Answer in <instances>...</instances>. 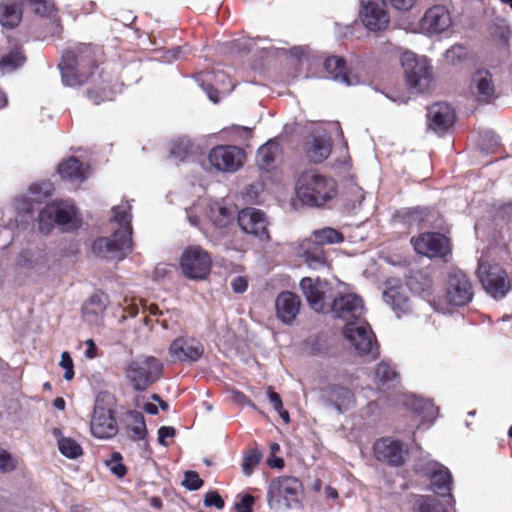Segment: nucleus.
<instances>
[{
    "label": "nucleus",
    "instance_id": "1",
    "mask_svg": "<svg viewBox=\"0 0 512 512\" xmlns=\"http://www.w3.org/2000/svg\"><path fill=\"white\" fill-rule=\"evenodd\" d=\"M131 205L121 203L113 208V220L119 225L111 237L99 238L93 242L95 254L103 258L122 259L126 251L131 249Z\"/></svg>",
    "mask_w": 512,
    "mask_h": 512
},
{
    "label": "nucleus",
    "instance_id": "2",
    "mask_svg": "<svg viewBox=\"0 0 512 512\" xmlns=\"http://www.w3.org/2000/svg\"><path fill=\"white\" fill-rule=\"evenodd\" d=\"M296 194L300 201L311 207H322L337 194V184L315 170L301 174L296 186Z\"/></svg>",
    "mask_w": 512,
    "mask_h": 512
},
{
    "label": "nucleus",
    "instance_id": "3",
    "mask_svg": "<svg viewBox=\"0 0 512 512\" xmlns=\"http://www.w3.org/2000/svg\"><path fill=\"white\" fill-rule=\"evenodd\" d=\"M94 51L89 45H81L77 51H66L62 56L59 68L62 81L67 86L83 84L92 74Z\"/></svg>",
    "mask_w": 512,
    "mask_h": 512
},
{
    "label": "nucleus",
    "instance_id": "4",
    "mask_svg": "<svg viewBox=\"0 0 512 512\" xmlns=\"http://www.w3.org/2000/svg\"><path fill=\"white\" fill-rule=\"evenodd\" d=\"M39 230L49 234L54 226L59 225L63 231H72L81 225L77 208L70 200L53 201L47 204L38 216Z\"/></svg>",
    "mask_w": 512,
    "mask_h": 512
},
{
    "label": "nucleus",
    "instance_id": "5",
    "mask_svg": "<svg viewBox=\"0 0 512 512\" xmlns=\"http://www.w3.org/2000/svg\"><path fill=\"white\" fill-rule=\"evenodd\" d=\"M115 405L113 395L108 392L98 393L90 423V430L94 437L110 439L118 433Z\"/></svg>",
    "mask_w": 512,
    "mask_h": 512
},
{
    "label": "nucleus",
    "instance_id": "6",
    "mask_svg": "<svg viewBox=\"0 0 512 512\" xmlns=\"http://www.w3.org/2000/svg\"><path fill=\"white\" fill-rule=\"evenodd\" d=\"M401 64L410 89L422 93L430 88L434 75L431 61L426 56L405 51L401 55Z\"/></svg>",
    "mask_w": 512,
    "mask_h": 512
},
{
    "label": "nucleus",
    "instance_id": "7",
    "mask_svg": "<svg viewBox=\"0 0 512 512\" xmlns=\"http://www.w3.org/2000/svg\"><path fill=\"white\" fill-rule=\"evenodd\" d=\"M474 296L470 278L461 270L454 269L448 275L443 302L434 303L437 311L446 313L449 306L461 307L469 304Z\"/></svg>",
    "mask_w": 512,
    "mask_h": 512
},
{
    "label": "nucleus",
    "instance_id": "8",
    "mask_svg": "<svg viewBox=\"0 0 512 512\" xmlns=\"http://www.w3.org/2000/svg\"><path fill=\"white\" fill-rule=\"evenodd\" d=\"M163 371L162 363L153 356H143L128 362L125 368L126 377L137 391H144L160 379Z\"/></svg>",
    "mask_w": 512,
    "mask_h": 512
},
{
    "label": "nucleus",
    "instance_id": "9",
    "mask_svg": "<svg viewBox=\"0 0 512 512\" xmlns=\"http://www.w3.org/2000/svg\"><path fill=\"white\" fill-rule=\"evenodd\" d=\"M303 494L302 483L295 477L284 476L273 481L268 489L267 498L270 508L291 509L300 503Z\"/></svg>",
    "mask_w": 512,
    "mask_h": 512
},
{
    "label": "nucleus",
    "instance_id": "10",
    "mask_svg": "<svg viewBox=\"0 0 512 512\" xmlns=\"http://www.w3.org/2000/svg\"><path fill=\"white\" fill-rule=\"evenodd\" d=\"M343 333L359 355L368 356L371 359L379 355L375 334L365 320L346 323Z\"/></svg>",
    "mask_w": 512,
    "mask_h": 512
},
{
    "label": "nucleus",
    "instance_id": "11",
    "mask_svg": "<svg viewBox=\"0 0 512 512\" xmlns=\"http://www.w3.org/2000/svg\"><path fill=\"white\" fill-rule=\"evenodd\" d=\"M211 266V256L201 246H188L182 253L180 267L183 274L191 280L205 279L210 273Z\"/></svg>",
    "mask_w": 512,
    "mask_h": 512
},
{
    "label": "nucleus",
    "instance_id": "12",
    "mask_svg": "<svg viewBox=\"0 0 512 512\" xmlns=\"http://www.w3.org/2000/svg\"><path fill=\"white\" fill-rule=\"evenodd\" d=\"M477 272L484 289L493 298H503L510 290L507 274L498 264L481 259Z\"/></svg>",
    "mask_w": 512,
    "mask_h": 512
},
{
    "label": "nucleus",
    "instance_id": "13",
    "mask_svg": "<svg viewBox=\"0 0 512 512\" xmlns=\"http://www.w3.org/2000/svg\"><path fill=\"white\" fill-rule=\"evenodd\" d=\"M207 215L210 218L214 231L211 234V242L215 245H223L230 248V242L225 239L233 222V211L219 201L210 202L207 205Z\"/></svg>",
    "mask_w": 512,
    "mask_h": 512
},
{
    "label": "nucleus",
    "instance_id": "14",
    "mask_svg": "<svg viewBox=\"0 0 512 512\" xmlns=\"http://www.w3.org/2000/svg\"><path fill=\"white\" fill-rule=\"evenodd\" d=\"M210 165L219 172L233 173L244 164L245 153L233 145H217L208 153Z\"/></svg>",
    "mask_w": 512,
    "mask_h": 512
},
{
    "label": "nucleus",
    "instance_id": "15",
    "mask_svg": "<svg viewBox=\"0 0 512 512\" xmlns=\"http://www.w3.org/2000/svg\"><path fill=\"white\" fill-rule=\"evenodd\" d=\"M237 222L240 229L261 242L270 241L269 219L260 209L247 207L238 212Z\"/></svg>",
    "mask_w": 512,
    "mask_h": 512
},
{
    "label": "nucleus",
    "instance_id": "16",
    "mask_svg": "<svg viewBox=\"0 0 512 512\" xmlns=\"http://www.w3.org/2000/svg\"><path fill=\"white\" fill-rule=\"evenodd\" d=\"M452 26V17L449 10L443 5L429 8L419 21L420 32L434 36L447 31Z\"/></svg>",
    "mask_w": 512,
    "mask_h": 512
},
{
    "label": "nucleus",
    "instance_id": "17",
    "mask_svg": "<svg viewBox=\"0 0 512 512\" xmlns=\"http://www.w3.org/2000/svg\"><path fill=\"white\" fill-rule=\"evenodd\" d=\"M300 289L314 311L325 312L329 309L327 294L330 292V286L326 281L304 277L300 281Z\"/></svg>",
    "mask_w": 512,
    "mask_h": 512
},
{
    "label": "nucleus",
    "instance_id": "18",
    "mask_svg": "<svg viewBox=\"0 0 512 512\" xmlns=\"http://www.w3.org/2000/svg\"><path fill=\"white\" fill-rule=\"evenodd\" d=\"M335 317L347 323L362 319L364 314L363 300L356 294L348 293L333 300L329 306Z\"/></svg>",
    "mask_w": 512,
    "mask_h": 512
},
{
    "label": "nucleus",
    "instance_id": "19",
    "mask_svg": "<svg viewBox=\"0 0 512 512\" xmlns=\"http://www.w3.org/2000/svg\"><path fill=\"white\" fill-rule=\"evenodd\" d=\"M416 468L418 471L423 472L426 476L430 477L431 483L438 494L444 496L450 493L452 475L448 468L427 458L419 460L416 464Z\"/></svg>",
    "mask_w": 512,
    "mask_h": 512
},
{
    "label": "nucleus",
    "instance_id": "20",
    "mask_svg": "<svg viewBox=\"0 0 512 512\" xmlns=\"http://www.w3.org/2000/svg\"><path fill=\"white\" fill-rule=\"evenodd\" d=\"M360 17L364 26L372 31L383 30L389 24L383 0H361Z\"/></svg>",
    "mask_w": 512,
    "mask_h": 512
},
{
    "label": "nucleus",
    "instance_id": "21",
    "mask_svg": "<svg viewBox=\"0 0 512 512\" xmlns=\"http://www.w3.org/2000/svg\"><path fill=\"white\" fill-rule=\"evenodd\" d=\"M411 243L418 254L427 257H444L449 252L448 239L434 232L420 234L418 237L412 238Z\"/></svg>",
    "mask_w": 512,
    "mask_h": 512
},
{
    "label": "nucleus",
    "instance_id": "22",
    "mask_svg": "<svg viewBox=\"0 0 512 512\" xmlns=\"http://www.w3.org/2000/svg\"><path fill=\"white\" fill-rule=\"evenodd\" d=\"M321 399L326 406L334 408L338 413H344L354 405L353 393L338 384H329L324 387Z\"/></svg>",
    "mask_w": 512,
    "mask_h": 512
},
{
    "label": "nucleus",
    "instance_id": "23",
    "mask_svg": "<svg viewBox=\"0 0 512 512\" xmlns=\"http://www.w3.org/2000/svg\"><path fill=\"white\" fill-rule=\"evenodd\" d=\"M374 453L379 461L392 466H399L403 464L407 451L400 441L385 438L374 444Z\"/></svg>",
    "mask_w": 512,
    "mask_h": 512
},
{
    "label": "nucleus",
    "instance_id": "24",
    "mask_svg": "<svg viewBox=\"0 0 512 512\" xmlns=\"http://www.w3.org/2000/svg\"><path fill=\"white\" fill-rule=\"evenodd\" d=\"M203 352V345L193 338H177L171 343L169 347L170 356L174 360H179L182 362H195L202 356Z\"/></svg>",
    "mask_w": 512,
    "mask_h": 512
},
{
    "label": "nucleus",
    "instance_id": "25",
    "mask_svg": "<svg viewBox=\"0 0 512 512\" xmlns=\"http://www.w3.org/2000/svg\"><path fill=\"white\" fill-rule=\"evenodd\" d=\"M301 300L299 296L290 292H281L275 300L277 318L284 324L290 325L299 314Z\"/></svg>",
    "mask_w": 512,
    "mask_h": 512
},
{
    "label": "nucleus",
    "instance_id": "26",
    "mask_svg": "<svg viewBox=\"0 0 512 512\" xmlns=\"http://www.w3.org/2000/svg\"><path fill=\"white\" fill-rule=\"evenodd\" d=\"M428 126L437 133L450 128L455 121V114L452 107L444 102L433 104L427 113Z\"/></svg>",
    "mask_w": 512,
    "mask_h": 512
},
{
    "label": "nucleus",
    "instance_id": "27",
    "mask_svg": "<svg viewBox=\"0 0 512 512\" xmlns=\"http://www.w3.org/2000/svg\"><path fill=\"white\" fill-rule=\"evenodd\" d=\"M323 66L327 72V78H331L334 81L340 82L347 86H352L359 83L358 77L348 70L345 61L341 57H329L324 61Z\"/></svg>",
    "mask_w": 512,
    "mask_h": 512
},
{
    "label": "nucleus",
    "instance_id": "28",
    "mask_svg": "<svg viewBox=\"0 0 512 512\" xmlns=\"http://www.w3.org/2000/svg\"><path fill=\"white\" fill-rule=\"evenodd\" d=\"M58 173L63 180L71 183H82L88 178L90 168L76 158L70 157L59 164Z\"/></svg>",
    "mask_w": 512,
    "mask_h": 512
},
{
    "label": "nucleus",
    "instance_id": "29",
    "mask_svg": "<svg viewBox=\"0 0 512 512\" xmlns=\"http://www.w3.org/2000/svg\"><path fill=\"white\" fill-rule=\"evenodd\" d=\"M470 88L479 101L488 102L494 95L490 72L484 69L476 71L472 76Z\"/></svg>",
    "mask_w": 512,
    "mask_h": 512
},
{
    "label": "nucleus",
    "instance_id": "30",
    "mask_svg": "<svg viewBox=\"0 0 512 512\" xmlns=\"http://www.w3.org/2000/svg\"><path fill=\"white\" fill-rule=\"evenodd\" d=\"M298 245V253L304 257L305 263L310 269L319 270L329 267L324 251L318 246L311 247L310 239H304Z\"/></svg>",
    "mask_w": 512,
    "mask_h": 512
},
{
    "label": "nucleus",
    "instance_id": "31",
    "mask_svg": "<svg viewBox=\"0 0 512 512\" xmlns=\"http://www.w3.org/2000/svg\"><path fill=\"white\" fill-rule=\"evenodd\" d=\"M23 0H1L0 24L5 28L16 27L22 19Z\"/></svg>",
    "mask_w": 512,
    "mask_h": 512
},
{
    "label": "nucleus",
    "instance_id": "32",
    "mask_svg": "<svg viewBox=\"0 0 512 512\" xmlns=\"http://www.w3.org/2000/svg\"><path fill=\"white\" fill-rule=\"evenodd\" d=\"M384 301L391 306L398 317L410 310L409 298L403 287L391 286L383 293Z\"/></svg>",
    "mask_w": 512,
    "mask_h": 512
},
{
    "label": "nucleus",
    "instance_id": "33",
    "mask_svg": "<svg viewBox=\"0 0 512 512\" xmlns=\"http://www.w3.org/2000/svg\"><path fill=\"white\" fill-rule=\"evenodd\" d=\"M305 152L311 162L321 163L331 152V143L327 138L312 136L306 141Z\"/></svg>",
    "mask_w": 512,
    "mask_h": 512
},
{
    "label": "nucleus",
    "instance_id": "34",
    "mask_svg": "<svg viewBox=\"0 0 512 512\" xmlns=\"http://www.w3.org/2000/svg\"><path fill=\"white\" fill-rule=\"evenodd\" d=\"M52 434L57 439L58 449L62 455L70 459H75L82 455L83 449L80 444L70 437H64L61 429L53 428Z\"/></svg>",
    "mask_w": 512,
    "mask_h": 512
},
{
    "label": "nucleus",
    "instance_id": "35",
    "mask_svg": "<svg viewBox=\"0 0 512 512\" xmlns=\"http://www.w3.org/2000/svg\"><path fill=\"white\" fill-rule=\"evenodd\" d=\"M407 286L411 292L427 297L431 294L432 280L426 273L415 271L409 276Z\"/></svg>",
    "mask_w": 512,
    "mask_h": 512
},
{
    "label": "nucleus",
    "instance_id": "36",
    "mask_svg": "<svg viewBox=\"0 0 512 512\" xmlns=\"http://www.w3.org/2000/svg\"><path fill=\"white\" fill-rule=\"evenodd\" d=\"M106 305L100 296H92L84 305L82 312L86 321L96 323L103 315Z\"/></svg>",
    "mask_w": 512,
    "mask_h": 512
},
{
    "label": "nucleus",
    "instance_id": "37",
    "mask_svg": "<svg viewBox=\"0 0 512 512\" xmlns=\"http://www.w3.org/2000/svg\"><path fill=\"white\" fill-rule=\"evenodd\" d=\"M312 237L317 245L337 244L344 240L343 234L332 227L314 230Z\"/></svg>",
    "mask_w": 512,
    "mask_h": 512
},
{
    "label": "nucleus",
    "instance_id": "38",
    "mask_svg": "<svg viewBox=\"0 0 512 512\" xmlns=\"http://www.w3.org/2000/svg\"><path fill=\"white\" fill-rule=\"evenodd\" d=\"M375 383L378 387H383L388 383L397 381L398 375L394 367L388 362H380L374 371Z\"/></svg>",
    "mask_w": 512,
    "mask_h": 512
},
{
    "label": "nucleus",
    "instance_id": "39",
    "mask_svg": "<svg viewBox=\"0 0 512 512\" xmlns=\"http://www.w3.org/2000/svg\"><path fill=\"white\" fill-rule=\"evenodd\" d=\"M24 62L25 56L21 49L15 48L2 57L0 61V70L2 73H9L22 66Z\"/></svg>",
    "mask_w": 512,
    "mask_h": 512
},
{
    "label": "nucleus",
    "instance_id": "40",
    "mask_svg": "<svg viewBox=\"0 0 512 512\" xmlns=\"http://www.w3.org/2000/svg\"><path fill=\"white\" fill-rule=\"evenodd\" d=\"M131 423L128 425V435L132 440H143L147 434L146 423L144 416L139 412L130 414Z\"/></svg>",
    "mask_w": 512,
    "mask_h": 512
},
{
    "label": "nucleus",
    "instance_id": "41",
    "mask_svg": "<svg viewBox=\"0 0 512 512\" xmlns=\"http://www.w3.org/2000/svg\"><path fill=\"white\" fill-rule=\"evenodd\" d=\"M278 145L276 142L268 141L262 145L257 151V163L262 168L269 167L274 161L278 154Z\"/></svg>",
    "mask_w": 512,
    "mask_h": 512
},
{
    "label": "nucleus",
    "instance_id": "42",
    "mask_svg": "<svg viewBox=\"0 0 512 512\" xmlns=\"http://www.w3.org/2000/svg\"><path fill=\"white\" fill-rule=\"evenodd\" d=\"M410 405L424 420L432 421L436 416L437 408L430 400L413 397Z\"/></svg>",
    "mask_w": 512,
    "mask_h": 512
},
{
    "label": "nucleus",
    "instance_id": "43",
    "mask_svg": "<svg viewBox=\"0 0 512 512\" xmlns=\"http://www.w3.org/2000/svg\"><path fill=\"white\" fill-rule=\"evenodd\" d=\"M191 142L186 138H178L171 144L170 157L175 160V163L184 161L190 154Z\"/></svg>",
    "mask_w": 512,
    "mask_h": 512
},
{
    "label": "nucleus",
    "instance_id": "44",
    "mask_svg": "<svg viewBox=\"0 0 512 512\" xmlns=\"http://www.w3.org/2000/svg\"><path fill=\"white\" fill-rule=\"evenodd\" d=\"M23 6L30 8L40 16H51L54 11V4L51 0H23Z\"/></svg>",
    "mask_w": 512,
    "mask_h": 512
},
{
    "label": "nucleus",
    "instance_id": "45",
    "mask_svg": "<svg viewBox=\"0 0 512 512\" xmlns=\"http://www.w3.org/2000/svg\"><path fill=\"white\" fill-rule=\"evenodd\" d=\"M445 60L451 65H458L467 58V48L462 44H455L445 52Z\"/></svg>",
    "mask_w": 512,
    "mask_h": 512
},
{
    "label": "nucleus",
    "instance_id": "46",
    "mask_svg": "<svg viewBox=\"0 0 512 512\" xmlns=\"http://www.w3.org/2000/svg\"><path fill=\"white\" fill-rule=\"evenodd\" d=\"M45 264L46 258L40 253L31 254L29 257H27L26 255H22L19 260L20 266L24 268L35 269L37 271H41L45 267Z\"/></svg>",
    "mask_w": 512,
    "mask_h": 512
},
{
    "label": "nucleus",
    "instance_id": "47",
    "mask_svg": "<svg viewBox=\"0 0 512 512\" xmlns=\"http://www.w3.org/2000/svg\"><path fill=\"white\" fill-rule=\"evenodd\" d=\"M51 192L52 184L50 182L36 183L29 188L31 200L34 202H40L43 198L50 196Z\"/></svg>",
    "mask_w": 512,
    "mask_h": 512
},
{
    "label": "nucleus",
    "instance_id": "48",
    "mask_svg": "<svg viewBox=\"0 0 512 512\" xmlns=\"http://www.w3.org/2000/svg\"><path fill=\"white\" fill-rule=\"evenodd\" d=\"M414 512H447L443 506L431 498H421L414 506Z\"/></svg>",
    "mask_w": 512,
    "mask_h": 512
},
{
    "label": "nucleus",
    "instance_id": "49",
    "mask_svg": "<svg viewBox=\"0 0 512 512\" xmlns=\"http://www.w3.org/2000/svg\"><path fill=\"white\" fill-rule=\"evenodd\" d=\"M121 459V454L115 452L111 455V458L106 461L109 470L117 477H123L126 474V467L122 464Z\"/></svg>",
    "mask_w": 512,
    "mask_h": 512
},
{
    "label": "nucleus",
    "instance_id": "50",
    "mask_svg": "<svg viewBox=\"0 0 512 512\" xmlns=\"http://www.w3.org/2000/svg\"><path fill=\"white\" fill-rule=\"evenodd\" d=\"M182 485L186 487L188 490L195 491L198 490L203 485V481L201 480L197 472L186 471L184 474Z\"/></svg>",
    "mask_w": 512,
    "mask_h": 512
},
{
    "label": "nucleus",
    "instance_id": "51",
    "mask_svg": "<svg viewBox=\"0 0 512 512\" xmlns=\"http://www.w3.org/2000/svg\"><path fill=\"white\" fill-rule=\"evenodd\" d=\"M260 454L257 451H250L243 459L242 470L247 476L251 475L253 468L259 463Z\"/></svg>",
    "mask_w": 512,
    "mask_h": 512
},
{
    "label": "nucleus",
    "instance_id": "52",
    "mask_svg": "<svg viewBox=\"0 0 512 512\" xmlns=\"http://www.w3.org/2000/svg\"><path fill=\"white\" fill-rule=\"evenodd\" d=\"M16 467V461L4 449L0 448V472L7 473Z\"/></svg>",
    "mask_w": 512,
    "mask_h": 512
},
{
    "label": "nucleus",
    "instance_id": "53",
    "mask_svg": "<svg viewBox=\"0 0 512 512\" xmlns=\"http://www.w3.org/2000/svg\"><path fill=\"white\" fill-rule=\"evenodd\" d=\"M59 365L65 369V373H64V378L67 380V381H70L73 379L74 377V370H73V361H72V358L70 356V354L68 352H63L61 354V360H60V363Z\"/></svg>",
    "mask_w": 512,
    "mask_h": 512
},
{
    "label": "nucleus",
    "instance_id": "54",
    "mask_svg": "<svg viewBox=\"0 0 512 512\" xmlns=\"http://www.w3.org/2000/svg\"><path fill=\"white\" fill-rule=\"evenodd\" d=\"M88 97L95 103L99 104L101 101L112 100L114 93L111 89L106 87L101 88V94L95 93L93 90L88 91Z\"/></svg>",
    "mask_w": 512,
    "mask_h": 512
},
{
    "label": "nucleus",
    "instance_id": "55",
    "mask_svg": "<svg viewBox=\"0 0 512 512\" xmlns=\"http://www.w3.org/2000/svg\"><path fill=\"white\" fill-rule=\"evenodd\" d=\"M385 3L388 2L391 7L397 11H409L411 10L417 0H383Z\"/></svg>",
    "mask_w": 512,
    "mask_h": 512
},
{
    "label": "nucleus",
    "instance_id": "56",
    "mask_svg": "<svg viewBox=\"0 0 512 512\" xmlns=\"http://www.w3.org/2000/svg\"><path fill=\"white\" fill-rule=\"evenodd\" d=\"M204 503L206 506H214L217 509H222L224 507L223 499L215 491L209 492L205 495Z\"/></svg>",
    "mask_w": 512,
    "mask_h": 512
},
{
    "label": "nucleus",
    "instance_id": "57",
    "mask_svg": "<svg viewBox=\"0 0 512 512\" xmlns=\"http://www.w3.org/2000/svg\"><path fill=\"white\" fill-rule=\"evenodd\" d=\"M231 135L239 140H246L251 136V129L246 126H232Z\"/></svg>",
    "mask_w": 512,
    "mask_h": 512
},
{
    "label": "nucleus",
    "instance_id": "58",
    "mask_svg": "<svg viewBox=\"0 0 512 512\" xmlns=\"http://www.w3.org/2000/svg\"><path fill=\"white\" fill-rule=\"evenodd\" d=\"M176 434V430L173 427L170 426H162L158 430V442L161 445L166 446V438L174 437Z\"/></svg>",
    "mask_w": 512,
    "mask_h": 512
},
{
    "label": "nucleus",
    "instance_id": "59",
    "mask_svg": "<svg viewBox=\"0 0 512 512\" xmlns=\"http://www.w3.org/2000/svg\"><path fill=\"white\" fill-rule=\"evenodd\" d=\"M253 496L249 494L243 495L241 501L236 504L237 512H252Z\"/></svg>",
    "mask_w": 512,
    "mask_h": 512
},
{
    "label": "nucleus",
    "instance_id": "60",
    "mask_svg": "<svg viewBox=\"0 0 512 512\" xmlns=\"http://www.w3.org/2000/svg\"><path fill=\"white\" fill-rule=\"evenodd\" d=\"M231 287L235 293H243L248 288V281L245 277L237 276L231 281Z\"/></svg>",
    "mask_w": 512,
    "mask_h": 512
},
{
    "label": "nucleus",
    "instance_id": "61",
    "mask_svg": "<svg viewBox=\"0 0 512 512\" xmlns=\"http://www.w3.org/2000/svg\"><path fill=\"white\" fill-rule=\"evenodd\" d=\"M267 396L275 411L278 412L283 408L282 400L279 394L274 392L270 387L267 390Z\"/></svg>",
    "mask_w": 512,
    "mask_h": 512
},
{
    "label": "nucleus",
    "instance_id": "62",
    "mask_svg": "<svg viewBox=\"0 0 512 512\" xmlns=\"http://www.w3.org/2000/svg\"><path fill=\"white\" fill-rule=\"evenodd\" d=\"M215 78H216V84L221 87V91L223 93L230 92L233 89V86H231V87L225 86V81L228 80V82H230V80L224 73L218 72L216 74Z\"/></svg>",
    "mask_w": 512,
    "mask_h": 512
},
{
    "label": "nucleus",
    "instance_id": "63",
    "mask_svg": "<svg viewBox=\"0 0 512 512\" xmlns=\"http://www.w3.org/2000/svg\"><path fill=\"white\" fill-rule=\"evenodd\" d=\"M186 54V49L183 47H176L167 53V59L170 60H179L183 58Z\"/></svg>",
    "mask_w": 512,
    "mask_h": 512
},
{
    "label": "nucleus",
    "instance_id": "64",
    "mask_svg": "<svg viewBox=\"0 0 512 512\" xmlns=\"http://www.w3.org/2000/svg\"><path fill=\"white\" fill-rule=\"evenodd\" d=\"M203 89L205 90L208 98L214 102V103H217L219 101V96H218V89H215L214 87H212L211 85H206V86H203Z\"/></svg>",
    "mask_w": 512,
    "mask_h": 512
}]
</instances>
